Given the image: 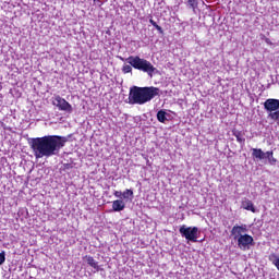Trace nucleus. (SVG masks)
Listing matches in <instances>:
<instances>
[{
  "instance_id": "nucleus-1",
  "label": "nucleus",
  "mask_w": 279,
  "mask_h": 279,
  "mask_svg": "<svg viewBox=\"0 0 279 279\" xmlns=\"http://www.w3.org/2000/svg\"><path fill=\"white\" fill-rule=\"evenodd\" d=\"M66 144V137L60 135H46L43 137L33 138L32 149L35 158H51L58 156L60 149Z\"/></svg>"
},
{
  "instance_id": "nucleus-2",
  "label": "nucleus",
  "mask_w": 279,
  "mask_h": 279,
  "mask_svg": "<svg viewBox=\"0 0 279 279\" xmlns=\"http://www.w3.org/2000/svg\"><path fill=\"white\" fill-rule=\"evenodd\" d=\"M158 95H160V88L158 87L133 86L130 89L129 104L131 106H144V104H148V101H151V99L158 97Z\"/></svg>"
},
{
  "instance_id": "nucleus-3",
  "label": "nucleus",
  "mask_w": 279,
  "mask_h": 279,
  "mask_svg": "<svg viewBox=\"0 0 279 279\" xmlns=\"http://www.w3.org/2000/svg\"><path fill=\"white\" fill-rule=\"evenodd\" d=\"M125 62H128V64H131L133 69L142 71L143 73H147L149 77H154V72L156 71V68L148 60L143 59L138 56H131L125 59Z\"/></svg>"
},
{
  "instance_id": "nucleus-4",
  "label": "nucleus",
  "mask_w": 279,
  "mask_h": 279,
  "mask_svg": "<svg viewBox=\"0 0 279 279\" xmlns=\"http://www.w3.org/2000/svg\"><path fill=\"white\" fill-rule=\"evenodd\" d=\"M252 158L255 161H262L265 165H270L271 167L276 166V162H278V159L274 157V151H263L260 148H252Z\"/></svg>"
},
{
  "instance_id": "nucleus-5",
  "label": "nucleus",
  "mask_w": 279,
  "mask_h": 279,
  "mask_svg": "<svg viewBox=\"0 0 279 279\" xmlns=\"http://www.w3.org/2000/svg\"><path fill=\"white\" fill-rule=\"evenodd\" d=\"M179 232L183 239L192 243H197V239H199V228L197 227H186V225H183L180 227Z\"/></svg>"
},
{
  "instance_id": "nucleus-6",
  "label": "nucleus",
  "mask_w": 279,
  "mask_h": 279,
  "mask_svg": "<svg viewBox=\"0 0 279 279\" xmlns=\"http://www.w3.org/2000/svg\"><path fill=\"white\" fill-rule=\"evenodd\" d=\"M52 104L62 112H66L68 114H71V112H73V106H71V104H69L66 99L60 96H56Z\"/></svg>"
},
{
  "instance_id": "nucleus-7",
  "label": "nucleus",
  "mask_w": 279,
  "mask_h": 279,
  "mask_svg": "<svg viewBox=\"0 0 279 279\" xmlns=\"http://www.w3.org/2000/svg\"><path fill=\"white\" fill-rule=\"evenodd\" d=\"M238 247L240 250H250V245H254V238L250 234H244L238 238Z\"/></svg>"
},
{
  "instance_id": "nucleus-8",
  "label": "nucleus",
  "mask_w": 279,
  "mask_h": 279,
  "mask_svg": "<svg viewBox=\"0 0 279 279\" xmlns=\"http://www.w3.org/2000/svg\"><path fill=\"white\" fill-rule=\"evenodd\" d=\"M264 109L268 112V114L279 112V99L268 98L264 102Z\"/></svg>"
},
{
  "instance_id": "nucleus-9",
  "label": "nucleus",
  "mask_w": 279,
  "mask_h": 279,
  "mask_svg": "<svg viewBox=\"0 0 279 279\" xmlns=\"http://www.w3.org/2000/svg\"><path fill=\"white\" fill-rule=\"evenodd\" d=\"M247 232H248L247 225H235L231 229V234L234 241L240 239V236H244V234H247Z\"/></svg>"
},
{
  "instance_id": "nucleus-10",
  "label": "nucleus",
  "mask_w": 279,
  "mask_h": 279,
  "mask_svg": "<svg viewBox=\"0 0 279 279\" xmlns=\"http://www.w3.org/2000/svg\"><path fill=\"white\" fill-rule=\"evenodd\" d=\"M112 210L113 213H121L125 210V201L123 199H116L112 202Z\"/></svg>"
},
{
  "instance_id": "nucleus-11",
  "label": "nucleus",
  "mask_w": 279,
  "mask_h": 279,
  "mask_svg": "<svg viewBox=\"0 0 279 279\" xmlns=\"http://www.w3.org/2000/svg\"><path fill=\"white\" fill-rule=\"evenodd\" d=\"M241 208L244 210H250L251 213H256V207H254V203L248 198H244L241 204Z\"/></svg>"
},
{
  "instance_id": "nucleus-12",
  "label": "nucleus",
  "mask_w": 279,
  "mask_h": 279,
  "mask_svg": "<svg viewBox=\"0 0 279 279\" xmlns=\"http://www.w3.org/2000/svg\"><path fill=\"white\" fill-rule=\"evenodd\" d=\"M85 263L89 265V267H93V269H96V271H99V263L95 260L93 256H85L84 257Z\"/></svg>"
},
{
  "instance_id": "nucleus-13",
  "label": "nucleus",
  "mask_w": 279,
  "mask_h": 279,
  "mask_svg": "<svg viewBox=\"0 0 279 279\" xmlns=\"http://www.w3.org/2000/svg\"><path fill=\"white\" fill-rule=\"evenodd\" d=\"M167 117H169V113H167V111L162 109L157 112V121H159V123L167 122L168 121Z\"/></svg>"
},
{
  "instance_id": "nucleus-14",
  "label": "nucleus",
  "mask_w": 279,
  "mask_h": 279,
  "mask_svg": "<svg viewBox=\"0 0 279 279\" xmlns=\"http://www.w3.org/2000/svg\"><path fill=\"white\" fill-rule=\"evenodd\" d=\"M122 197L123 199H131L134 197V191L132 190H125L123 193H122Z\"/></svg>"
},
{
  "instance_id": "nucleus-15",
  "label": "nucleus",
  "mask_w": 279,
  "mask_h": 279,
  "mask_svg": "<svg viewBox=\"0 0 279 279\" xmlns=\"http://www.w3.org/2000/svg\"><path fill=\"white\" fill-rule=\"evenodd\" d=\"M150 25H153V27H155V29H157V32H159V34H165V31H162V27L160 25H158L156 23V21H154L153 19L149 20Z\"/></svg>"
},
{
  "instance_id": "nucleus-16",
  "label": "nucleus",
  "mask_w": 279,
  "mask_h": 279,
  "mask_svg": "<svg viewBox=\"0 0 279 279\" xmlns=\"http://www.w3.org/2000/svg\"><path fill=\"white\" fill-rule=\"evenodd\" d=\"M268 117L272 121H279V111H275L274 113H268Z\"/></svg>"
},
{
  "instance_id": "nucleus-17",
  "label": "nucleus",
  "mask_w": 279,
  "mask_h": 279,
  "mask_svg": "<svg viewBox=\"0 0 279 279\" xmlns=\"http://www.w3.org/2000/svg\"><path fill=\"white\" fill-rule=\"evenodd\" d=\"M122 72L123 73H132V64H124L122 66Z\"/></svg>"
},
{
  "instance_id": "nucleus-18",
  "label": "nucleus",
  "mask_w": 279,
  "mask_h": 279,
  "mask_svg": "<svg viewBox=\"0 0 279 279\" xmlns=\"http://www.w3.org/2000/svg\"><path fill=\"white\" fill-rule=\"evenodd\" d=\"M234 136H235L238 143H245V137H243V135H241V133H234Z\"/></svg>"
},
{
  "instance_id": "nucleus-19",
  "label": "nucleus",
  "mask_w": 279,
  "mask_h": 279,
  "mask_svg": "<svg viewBox=\"0 0 279 279\" xmlns=\"http://www.w3.org/2000/svg\"><path fill=\"white\" fill-rule=\"evenodd\" d=\"M187 3L190 8H192V10H195V8H197V0H189Z\"/></svg>"
},
{
  "instance_id": "nucleus-20",
  "label": "nucleus",
  "mask_w": 279,
  "mask_h": 279,
  "mask_svg": "<svg viewBox=\"0 0 279 279\" xmlns=\"http://www.w3.org/2000/svg\"><path fill=\"white\" fill-rule=\"evenodd\" d=\"M3 263H5V251L0 253V266L3 265Z\"/></svg>"
},
{
  "instance_id": "nucleus-21",
  "label": "nucleus",
  "mask_w": 279,
  "mask_h": 279,
  "mask_svg": "<svg viewBox=\"0 0 279 279\" xmlns=\"http://www.w3.org/2000/svg\"><path fill=\"white\" fill-rule=\"evenodd\" d=\"M113 195H114V197H118V199H121L123 197V192L114 191Z\"/></svg>"
},
{
  "instance_id": "nucleus-22",
  "label": "nucleus",
  "mask_w": 279,
  "mask_h": 279,
  "mask_svg": "<svg viewBox=\"0 0 279 279\" xmlns=\"http://www.w3.org/2000/svg\"><path fill=\"white\" fill-rule=\"evenodd\" d=\"M265 43H266L267 45H271V39H270V38H265Z\"/></svg>"
},
{
  "instance_id": "nucleus-23",
  "label": "nucleus",
  "mask_w": 279,
  "mask_h": 279,
  "mask_svg": "<svg viewBox=\"0 0 279 279\" xmlns=\"http://www.w3.org/2000/svg\"><path fill=\"white\" fill-rule=\"evenodd\" d=\"M120 60H122V62H123L125 59H123V57H120Z\"/></svg>"
}]
</instances>
